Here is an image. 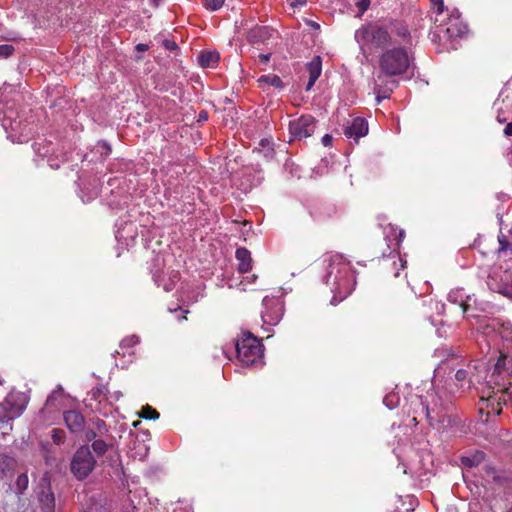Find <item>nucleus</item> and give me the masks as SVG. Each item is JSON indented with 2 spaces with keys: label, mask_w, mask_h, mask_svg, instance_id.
Listing matches in <instances>:
<instances>
[{
  "label": "nucleus",
  "mask_w": 512,
  "mask_h": 512,
  "mask_svg": "<svg viewBox=\"0 0 512 512\" xmlns=\"http://www.w3.org/2000/svg\"><path fill=\"white\" fill-rule=\"evenodd\" d=\"M448 301L453 304H458L463 313H469L473 305H476V299L474 295L465 294L462 288L453 289L448 294Z\"/></svg>",
  "instance_id": "obj_13"
},
{
  "label": "nucleus",
  "mask_w": 512,
  "mask_h": 512,
  "mask_svg": "<svg viewBox=\"0 0 512 512\" xmlns=\"http://www.w3.org/2000/svg\"><path fill=\"white\" fill-rule=\"evenodd\" d=\"M2 384V380L0 379V385Z\"/></svg>",
  "instance_id": "obj_55"
},
{
  "label": "nucleus",
  "mask_w": 512,
  "mask_h": 512,
  "mask_svg": "<svg viewBox=\"0 0 512 512\" xmlns=\"http://www.w3.org/2000/svg\"><path fill=\"white\" fill-rule=\"evenodd\" d=\"M64 421L71 432H80L84 427V417L76 410H69L64 413Z\"/></svg>",
  "instance_id": "obj_17"
},
{
  "label": "nucleus",
  "mask_w": 512,
  "mask_h": 512,
  "mask_svg": "<svg viewBox=\"0 0 512 512\" xmlns=\"http://www.w3.org/2000/svg\"><path fill=\"white\" fill-rule=\"evenodd\" d=\"M136 49L138 51H141V52L142 51H146L148 49V45L147 44H143V43H139V44H137Z\"/></svg>",
  "instance_id": "obj_44"
},
{
  "label": "nucleus",
  "mask_w": 512,
  "mask_h": 512,
  "mask_svg": "<svg viewBox=\"0 0 512 512\" xmlns=\"http://www.w3.org/2000/svg\"><path fill=\"white\" fill-rule=\"evenodd\" d=\"M277 31L266 27V26H256L247 34V40L249 43L253 45H260L263 44L267 48L271 49L269 45L272 43V41L277 38Z\"/></svg>",
  "instance_id": "obj_12"
},
{
  "label": "nucleus",
  "mask_w": 512,
  "mask_h": 512,
  "mask_svg": "<svg viewBox=\"0 0 512 512\" xmlns=\"http://www.w3.org/2000/svg\"><path fill=\"white\" fill-rule=\"evenodd\" d=\"M94 430L99 434V436H102L108 432L107 426L105 422L99 418H97L94 422Z\"/></svg>",
  "instance_id": "obj_33"
},
{
  "label": "nucleus",
  "mask_w": 512,
  "mask_h": 512,
  "mask_svg": "<svg viewBox=\"0 0 512 512\" xmlns=\"http://www.w3.org/2000/svg\"><path fill=\"white\" fill-rule=\"evenodd\" d=\"M13 51L14 48L11 45H0V57H8L12 55Z\"/></svg>",
  "instance_id": "obj_35"
},
{
  "label": "nucleus",
  "mask_w": 512,
  "mask_h": 512,
  "mask_svg": "<svg viewBox=\"0 0 512 512\" xmlns=\"http://www.w3.org/2000/svg\"><path fill=\"white\" fill-rule=\"evenodd\" d=\"M138 342H139L138 337L135 335H132V336L126 337L122 340L121 347L122 348H130V347H133L134 345H136Z\"/></svg>",
  "instance_id": "obj_34"
},
{
  "label": "nucleus",
  "mask_w": 512,
  "mask_h": 512,
  "mask_svg": "<svg viewBox=\"0 0 512 512\" xmlns=\"http://www.w3.org/2000/svg\"><path fill=\"white\" fill-rule=\"evenodd\" d=\"M99 435L94 429H90L86 432V439L88 441H94L97 440L96 437Z\"/></svg>",
  "instance_id": "obj_39"
},
{
  "label": "nucleus",
  "mask_w": 512,
  "mask_h": 512,
  "mask_svg": "<svg viewBox=\"0 0 512 512\" xmlns=\"http://www.w3.org/2000/svg\"><path fill=\"white\" fill-rule=\"evenodd\" d=\"M455 360L451 359L441 362L435 369L432 388L425 395L411 397L410 405L414 414L412 419L414 422H417L416 415L424 416L432 426L434 423L443 424L445 422L449 411L452 409V394L454 392H447L438 382L442 374H445L446 370L450 368V363ZM453 369L451 367V370Z\"/></svg>",
  "instance_id": "obj_2"
},
{
  "label": "nucleus",
  "mask_w": 512,
  "mask_h": 512,
  "mask_svg": "<svg viewBox=\"0 0 512 512\" xmlns=\"http://www.w3.org/2000/svg\"><path fill=\"white\" fill-rule=\"evenodd\" d=\"M307 71L309 73V80L306 85V91L311 90L317 79L320 77L322 72V60L320 56H315L307 65Z\"/></svg>",
  "instance_id": "obj_18"
},
{
  "label": "nucleus",
  "mask_w": 512,
  "mask_h": 512,
  "mask_svg": "<svg viewBox=\"0 0 512 512\" xmlns=\"http://www.w3.org/2000/svg\"><path fill=\"white\" fill-rule=\"evenodd\" d=\"M38 500L43 512H54L55 497L48 483L41 486V490L38 492Z\"/></svg>",
  "instance_id": "obj_16"
},
{
  "label": "nucleus",
  "mask_w": 512,
  "mask_h": 512,
  "mask_svg": "<svg viewBox=\"0 0 512 512\" xmlns=\"http://www.w3.org/2000/svg\"><path fill=\"white\" fill-rule=\"evenodd\" d=\"M383 403L389 409H393L398 405L399 397L396 394H388L384 397Z\"/></svg>",
  "instance_id": "obj_30"
},
{
  "label": "nucleus",
  "mask_w": 512,
  "mask_h": 512,
  "mask_svg": "<svg viewBox=\"0 0 512 512\" xmlns=\"http://www.w3.org/2000/svg\"><path fill=\"white\" fill-rule=\"evenodd\" d=\"M52 440L55 444L59 445L65 440V432L61 429H53L51 432Z\"/></svg>",
  "instance_id": "obj_32"
},
{
  "label": "nucleus",
  "mask_w": 512,
  "mask_h": 512,
  "mask_svg": "<svg viewBox=\"0 0 512 512\" xmlns=\"http://www.w3.org/2000/svg\"><path fill=\"white\" fill-rule=\"evenodd\" d=\"M224 1L225 0H203V4L206 9L216 11L223 6Z\"/></svg>",
  "instance_id": "obj_31"
},
{
  "label": "nucleus",
  "mask_w": 512,
  "mask_h": 512,
  "mask_svg": "<svg viewBox=\"0 0 512 512\" xmlns=\"http://www.w3.org/2000/svg\"><path fill=\"white\" fill-rule=\"evenodd\" d=\"M109 445L102 439L94 440L92 442V449L98 455H104L108 450Z\"/></svg>",
  "instance_id": "obj_25"
},
{
  "label": "nucleus",
  "mask_w": 512,
  "mask_h": 512,
  "mask_svg": "<svg viewBox=\"0 0 512 512\" xmlns=\"http://www.w3.org/2000/svg\"><path fill=\"white\" fill-rule=\"evenodd\" d=\"M174 46H175V43H172V44L166 45V48H173Z\"/></svg>",
  "instance_id": "obj_51"
},
{
  "label": "nucleus",
  "mask_w": 512,
  "mask_h": 512,
  "mask_svg": "<svg viewBox=\"0 0 512 512\" xmlns=\"http://www.w3.org/2000/svg\"><path fill=\"white\" fill-rule=\"evenodd\" d=\"M258 82H259L260 85L267 84L269 86H273V87L278 88V89H281L284 86L281 78L278 75H275V74L262 75L258 79Z\"/></svg>",
  "instance_id": "obj_24"
},
{
  "label": "nucleus",
  "mask_w": 512,
  "mask_h": 512,
  "mask_svg": "<svg viewBox=\"0 0 512 512\" xmlns=\"http://www.w3.org/2000/svg\"><path fill=\"white\" fill-rule=\"evenodd\" d=\"M26 408V400L19 393H10L0 403V431L8 434L12 430L11 421L18 418Z\"/></svg>",
  "instance_id": "obj_7"
},
{
  "label": "nucleus",
  "mask_w": 512,
  "mask_h": 512,
  "mask_svg": "<svg viewBox=\"0 0 512 512\" xmlns=\"http://www.w3.org/2000/svg\"><path fill=\"white\" fill-rule=\"evenodd\" d=\"M314 130L315 119L311 115H302L289 123V131L293 139L307 138L313 134Z\"/></svg>",
  "instance_id": "obj_11"
},
{
  "label": "nucleus",
  "mask_w": 512,
  "mask_h": 512,
  "mask_svg": "<svg viewBox=\"0 0 512 512\" xmlns=\"http://www.w3.org/2000/svg\"><path fill=\"white\" fill-rule=\"evenodd\" d=\"M504 133L507 136H512V122L507 124V126L504 129Z\"/></svg>",
  "instance_id": "obj_43"
},
{
  "label": "nucleus",
  "mask_w": 512,
  "mask_h": 512,
  "mask_svg": "<svg viewBox=\"0 0 512 512\" xmlns=\"http://www.w3.org/2000/svg\"><path fill=\"white\" fill-rule=\"evenodd\" d=\"M325 279L333 293L332 305H337L347 298L356 284L355 275L350 264L339 255L330 258Z\"/></svg>",
  "instance_id": "obj_4"
},
{
  "label": "nucleus",
  "mask_w": 512,
  "mask_h": 512,
  "mask_svg": "<svg viewBox=\"0 0 512 512\" xmlns=\"http://www.w3.org/2000/svg\"><path fill=\"white\" fill-rule=\"evenodd\" d=\"M456 16L455 18H450L449 20V23H448V27H447V33L453 37V36H460L461 34L465 33L466 31V26L463 25L462 23H455L453 24V21H457L458 18H459V12L456 11Z\"/></svg>",
  "instance_id": "obj_23"
},
{
  "label": "nucleus",
  "mask_w": 512,
  "mask_h": 512,
  "mask_svg": "<svg viewBox=\"0 0 512 512\" xmlns=\"http://www.w3.org/2000/svg\"><path fill=\"white\" fill-rule=\"evenodd\" d=\"M237 358L245 365L262 363L263 345L260 340L250 332L242 333L236 342Z\"/></svg>",
  "instance_id": "obj_6"
},
{
  "label": "nucleus",
  "mask_w": 512,
  "mask_h": 512,
  "mask_svg": "<svg viewBox=\"0 0 512 512\" xmlns=\"http://www.w3.org/2000/svg\"><path fill=\"white\" fill-rule=\"evenodd\" d=\"M368 133V122L361 117L354 118L344 128V135L358 141L359 138L366 136Z\"/></svg>",
  "instance_id": "obj_14"
},
{
  "label": "nucleus",
  "mask_w": 512,
  "mask_h": 512,
  "mask_svg": "<svg viewBox=\"0 0 512 512\" xmlns=\"http://www.w3.org/2000/svg\"><path fill=\"white\" fill-rule=\"evenodd\" d=\"M355 40L364 45L372 41L377 47L403 46L411 43L408 27L400 21H391L386 26H362L355 32Z\"/></svg>",
  "instance_id": "obj_3"
},
{
  "label": "nucleus",
  "mask_w": 512,
  "mask_h": 512,
  "mask_svg": "<svg viewBox=\"0 0 512 512\" xmlns=\"http://www.w3.org/2000/svg\"><path fill=\"white\" fill-rule=\"evenodd\" d=\"M16 460L6 454H0V479L10 478L16 468Z\"/></svg>",
  "instance_id": "obj_20"
},
{
  "label": "nucleus",
  "mask_w": 512,
  "mask_h": 512,
  "mask_svg": "<svg viewBox=\"0 0 512 512\" xmlns=\"http://www.w3.org/2000/svg\"><path fill=\"white\" fill-rule=\"evenodd\" d=\"M307 2V0H293V2L291 3V5L293 7H297V6H303L305 5Z\"/></svg>",
  "instance_id": "obj_42"
},
{
  "label": "nucleus",
  "mask_w": 512,
  "mask_h": 512,
  "mask_svg": "<svg viewBox=\"0 0 512 512\" xmlns=\"http://www.w3.org/2000/svg\"><path fill=\"white\" fill-rule=\"evenodd\" d=\"M455 379L460 388L476 387L478 384L487 383L488 387L501 392L500 401L512 405V359L501 353L495 364L493 372L489 375L486 364L482 361L470 362L465 368H460L455 373Z\"/></svg>",
  "instance_id": "obj_1"
},
{
  "label": "nucleus",
  "mask_w": 512,
  "mask_h": 512,
  "mask_svg": "<svg viewBox=\"0 0 512 512\" xmlns=\"http://www.w3.org/2000/svg\"><path fill=\"white\" fill-rule=\"evenodd\" d=\"M140 417L145 419H158L159 413L156 411V409L152 408L149 405H146L142 408L141 412L139 413Z\"/></svg>",
  "instance_id": "obj_29"
},
{
  "label": "nucleus",
  "mask_w": 512,
  "mask_h": 512,
  "mask_svg": "<svg viewBox=\"0 0 512 512\" xmlns=\"http://www.w3.org/2000/svg\"><path fill=\"white\" fill-rule=\"evenodd\" d=\"M108 389L105 386H98L92 391V396L95 400H98L101 402L103 399L109 400L110 397L108 396Z\"/></svg>",
  "instance_id": "obj_28"
},
{
  "label": "nucleus",
  "mask_w": 512,
  "mask_h": 512,
  "mask_svg": "<svg viewBox=\"0 0 512 512\" xmlns=\"http://www.w3.org/2000/svg\"><path fill=\"white\" fill-rule=\"evenodd\" d=\"M434 1V4L435 5H438V13H442L443 12V8H444V5H443V0H433Z\"/></svg>",
  "instance_id": "obj_41"
},
{
  "label": "nucleus",
  "mask_w": 512,
  "mask_h": 512,
  "mask_svg": "<svg viewBox=\"0 0 512 512\" xmlns=\"http://www.w3.org/2000/svg\"><path fill=\"white\" fill-rule=\"evenodd\" d=\"M162 0H153L154 4L157 6Z\"/></svg>",
  "instance_id": "obj_49"
},
{
  "label": "nucleus",
  "mask_w": 512,
  "mask_h": 512,
  "mask_svg": "<svg viewBox=\"0 0 512 512\" xmlns=\"http://www.w3.org/2000/svg\"><path fill=\"white\" fill-rule=\"evenodd\" d=\"M502 294L507 295L509 297H512V287L511 288H505L504 290L500 291Z\"/></svg>",
  "instance_id": "obj_46"
},
{
  "label": "nucleus",
  "mask_w": 512,
  "mask_h": 512,
  "mask_svg": "<svg viewBox=\"0 0 512 512\" xmlns=\"http://www.w3.org/2000/svg\"><path fill=\"white\" fill-rule=\"evenodd\" d=\"M28 484H29V479H28L27 474H25V473L20 474L17 477L16 483H15L17 492L19 494H22L28 488Z\"/></svg>",
  "instance_id": "obj_26"
},
{
  "label": "nucleus",
  "mask_w": 512,
  "mask_h": 512,
  "mask_svg": "<svg viewBox=\"0 0 512 512\" xmlns=\"http://www.w3.org/2000/svg\"><path fill=\"white\" fill-rule=\"evenodd\" d=\"M332 140H333V138H332V136H331V135H329V134H325V135L322 137V140H321V141H322V144H323L324 146H330V145L332 144Z\"/></svg>",
  "instance_id": "obj_40"
},
{
  "label": "nucleus",
  "mask_w": 512,
  "mask_h": 512,
  "mask_svg": "<svg viewBox=\"0 0 512 512\" xmlns=\"http://www.w3.org/2000/svg\"><path fill=\"white\" fill-rule=\"evenodd\" d=\"M479 329L481 330L483 338H490L487 340L488 349H490L491 345L490 340L495 345L498 337L507 342V344L504 345L506 348L512 344V329L506 327L504 324L499 326V323L496 320H491L485 324H481Z\"/></svg>",
  "instance_id": "obj_10"
},
{
  "label": "nucleus",
  "mask_w": 512,
  "mask_h": 512,
  "mask_svg": "<svg viewBox=\"0 0 512 512\" xmlns=\"http://www.w3.org/2000/svg\"><path fill=\"white\" fill-rule=\"evenodd\" d=\"M498 242H499V253H507L512 251V243L509 242L507 237L504 234H500L498 236Z\"/></svg>",
  "instance_id": "obj_27"
},
{
  "label": "nucleus",
  "mask_w": 512,
  "mask_h": 512,
  "mask_svg": "<svg viewBox=\"0 0 512 512\" xmlns=\"http://www.w3.org/2000/svg\"><path fill=\"white\" fill-rule=\"evenodd\" d=\"M379 58V67L387 76L404 74L410 66L407 48L403 46H386Z\"/></svg>",
  "instance_id": "obj_5"
},
{
  "label": "nucleus",
  "mask_w": 512,
  "mask_h": 512,
  "mask_svg": "<svg viewBox=\"0 0 512 512\" xmlns=\"http://www.w3.org/2000/svg\"><path fill=\"white\" fill-rule=\"evenodd\" d=\"M261 318L264 324L277 325L284 314V303L280 297L265 296L262 300Z\"/></svg>",
  "instance_id": "obj_9"
},
{
  "label": "nucleus",
  "mask_w": 512,
  "mask_h": 512,
  "mask_svg": "<svg viewBox=\"0 0 512 512\" xmlns=\"http://www.w3.org/2000/svg\"><path fill=\"white\" fill-rule=\"evenodd\" d=\"M174 46H175V43H172V44L166 45V48H173Z\"/></svg>",
  "instance_id": "obj_52"
},
{
  "label": "nucleus",
  "mask_w": 512,
  "mask_h": 512,
  "mask_svg": "<svg viewBox=\"0 0 512 512\" xmlns=\"http://www.w3.org/2000/svg\"><path fill=\"white\" fill-rule=\"evenodd\" d=\"M220 59L219 53L216 51L203 52L199 58V64L204 68H214Z\"/></svg>",
  "instance_id": "obj_21"
},
{
  "label": "nucleus",
  "mask_w": 512,
  "mask_h": 512,
  "mask_svg": "<svg viewBox=\"0 0 512 512\" xmlns=\"http://www.w3.org/2000/svg\"><path fill=\"white\" fill-rule=\"evenodd\" d=\"M257 279L258 276L256 274H251L243 278V280L241 281V285L254 284Z\"/></svg>",
  "instance_id": "obj_37"
},
{
  "label": "nucleus",
  "mask_w": 512,
  "mask_h": 512,
  "mask_svg": "<svg viewBox=\"0 0 512 512\" xmlns=\"http://www.w3.org/2000/svg\"><path fill=\"white\" fill-rule=\"evenodd\" d=\"M174 46H175V43H172V44L166 45V48H173Z\"/></svg>",
  "instance_id": "obj_50"
},
{
  "label": "nucleus",
  "mask_w": 512,
  "mask_h": 512,
  "mask_svg": "<svg viewBox=\"0 0 512 512\" xmlns=\"http://www.w3.org/2000/svg\"><path fill=\"white\" fill-rule=\"evenodd\" d=\"M164 289H165L166 291H170L172 288H171L170 286H165V287H164Z\"/></svg>",
  "instance_id": "obj_54"
},
{
  "label": "nucleus",
  "mask_w": 512,
  "mask_h": 512,
  "mask_svg": "<svg viewBox=\"0 0 512 512\" xmlns=\"http://www.w3.org/2000/svg\"><path fill=\"white\" fill-rule=\"evenodd\" d=\"M174 46H175V43H172V44L166 45V48H173Z\"/></svg>",
  "instance_id": "obj_53"
},
{
  "label": "nucleus",
  "mask_w": 512,
  "mask_h": 512,
  "mask_svg": "<svg viewBox=\"0 0 512 512\" xmlns=\"http://www.w3.org/2000/svg\"><path fill=\"white\" fill-rule=\"evenodd\" d=\"M95 465L96 460L90 448L84 445L78 448L74 453L70 463V470L78 480H83L90 475Z\"/></svg>",
  "instance_id": "obj_8"
},
{
  "label": "nucleus",
  "mask_w": 512,
  "mask_h": 512,
  "mask_svg": "<svg viewBox=\"0 0 512 512\" xmlns=\"http://www.w3.org/2000/svg\"><path fill=\"white\" fill-rule=\"evenodd\" d=\"M381 76H377V79L374 82V93L376 94V101L380 103L383 99H387L390 97V94L393 88L397 85L396 81H387L385 86H382L380 83Z\"/></svg>",
  "instance_id": "obj_19"
},
{
  "label": "nucleus",
  "mask_w": 512,
  "mask_h": 512,
  "mask_svg": "<svg viewBox=\"0 0 512 512\" xmlns=\"http://www.w3.org/2000/svg\"><path fill=\"white\" fill-rule=\"evenodd\" d=\"M485 460V453L483 451H475L471 455L463 456L461 462L465 467H476Z\"/></svg>",
  "instance_id": "obj_22"
},
{
  "label": "nucleus",
  "mask_w": 512,
  "mask_h": 512,
  "mask_svg": "<svg viewBox=\"0 0 512 512\" xmlns=\"http://www.w3.org/2000/svg\"><path fill=\"white\" fill-rule=\"evenodd\" d=\"M207 119H208L207 112H204V111L200 112V114H199V121H206Z\"/></svg>",
  "instance_id": "obj_45"
},
{
  "label": "nucleus",
  "mask_w": 512,
  "mask_h": 512,
  "mask_svg": "<svg viewBox=\"0 0 512 512\" xmlns=\"http://www.w3.org/2000/svg\"><path fill=\"white\" fill-rule=\"evenodd\" d=\"M370 0H361L358 2L357 6L361 13H364L370 6Z\"/></svg>",
  "instance_id": "obj_38"
},
{
  "label": "nucleus",
  "mask_w": 512,
  "mask_h": 512,
  "mask_svg": "<svg viewBox=\"0 0 512 512\" xmlns=\"http://www.w3.org/2000/svg\"><path fill=\"white\" fill-rule=\"evenodd\" d=\"M487 472L492 474L493 480L497 481V476L495 475V470L493 468H488Z\"/></svg>",
  "instance_id": "obj_47"
},
{
  "label": "nucleus",
  "mask_w": 512,
  "mask_h": 512,
  "mask_svg": "<svg viewBox=\"0 0 512 512\" xmlns=\"http://www.w3.org/2000/svg\"><path fill=\"white\" fill-rule=\"evenodd\" d=\"M403 236H404V231H402V230H401V231L399 232V241H401V240H402Z\"/></svg>",
  "instance_id": "obj_48"
},
{
  "label": "nucleus",
  "mask_w": 512,
  "mask_h": 512,
  "mask_svg": "<svg viewBox=\"0 0 512 512\" xmlns=\"http://www.w3.org/2000/svg\"><path fill=\"white\" fill-rule=\"evenodd\" d=\"M271 55H272L271 52L264 53V54H259V56H258L259 64L267 65L269 63L270 59H271Z\"/></svg>",
  "instance_id": "obj_36"
},
{
  "label": "nucleus",
  "mask_w": 512,
  "mask_h": 512,
  "mask_svg": "<svg viewBox=\"0 0 512 512\" xmlns=\"http://www.w3.org/2000/svg\"><path fill=\"white\" fill-rule=\"evenodd\" d=\"M235 258L237 260V271L240 274H245L252 270L253 259L251 252L247 248H238L235 252Z\"/></svg>",
  "instance_id": "obj_15"
}]
</instances>
